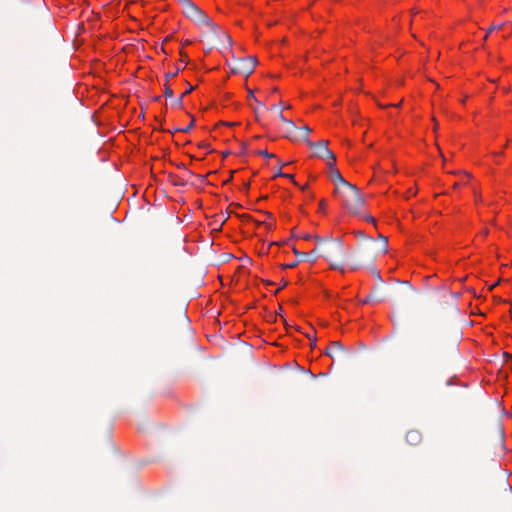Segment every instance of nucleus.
<instances>
[{
	"label": "nucleus",
	"instance_id": "nucleus-1",
	"mask_svg": "<svg viewBox=\"0 0 512 512\" xmlns=\"http://www.w3.org/2000/svg\"><path fill=\"white\" fill-rule=\"evenodd\" d=\"M334 194L340 200L343 208L352 215L360 214L365 206V200L359 189L349 182L335 188Z\"/></svg>",
	"mask_w": 512,
	"mask_h": 512
},
{
	"label": "nucleus",
	"instance_id": "nucleus-2",
	"mask_svg": "<svg viewBox=\"0 0 512 512\" xmlns=\"http://www.w3.org/2000/svg\"><path fill=\"white\" fill-rule=\"evenodd\" d=\"M183 14L194 22L198 28L205 29L209 32L222 31L223 28L218 26L204 11H202L195 3L190 1L182 7Z\"/></svg>",
	"mask_w": 512,
	"mask_h": 512
},
{
	"label": "nucleus",
	"instance_id": "nucleus-3",
	"mask_svg": "<svg viewBox=\"0 0 512 512\" xmlns=\"http://www.w3.org/2000/svg\"><path fill=\"white\" fill-rule=\"evenodd\" d=\"M26 17L31 24H35V28L54 30L49 10L41 0H36L33 4L28 5Z\"/></svg>",
	"mask_w": 512,
	"mask_h": 512
},
{
	"label": "nucleus",
	"instance_id": "nucleus-4",
	"mask_svg": "<svg viewBox=\"0 0 512 512\" xmlns=\"http://www.w3.org/2000/svg\"><path fill=\"white\" fill-rule=\"evenodd\" d=\"M315 239L318 244H321L319 246L321 256L330 262L331 268L339 270L341 273H344L343 266L336 261L341 257L343 252V244L341 239H333L324 244L322 243V240L319 237H315Z\"/></svg>",
	"mask_w": 512,
	"mask_h": 512
},
{
	"label": "nucleus",
	"instance_id": "nucleus-5",
	"mask_svg": "<svg viewBox=\"0 0 512 512\" xmlns=\"http://www.w3.org/2000/svg\"><path fill=\"white\" fill-rule=\"evenodd\" d=\"M378 240L379 243H377L372 237H366L364 254L366 261L369 263H373L378 255L385 254L387 251V237L380 234Z\"/></svg>",
	"mask_w": 512,
	"mask_h": 512
},
{
	"label": "nucleus",
	"instance_id": "nucleus-6",
	"mask_svg": "<svg viewBox=\"0 0 512 512\" xmlns=\"http://www.w3.org/2000/svg\"><path fill=\"white\" fill-rule=\"evenodd\" d=\"M256 63L257 59L255 57L239 58L234 60L231 71L247 78L253 73Z\"/></svg>",
	"mask_w": 512,
	"mask_h": 512
},
{
	"label": "nucleus",
	"instance_id": "nucleus-7",
	"mask_svg": "<svg viewBox=\"0 0 512 512\" xmlns=\"http://www.w3.org/2000/svg\"><path fill=\"white\" fill-rule=\"evenodd\" d=\"M329 141L328 140H320L318 142H309L307 144L311 149H313V156L326 159V160H332L336 161L335 154L329 150L328 148Z\"/></svg>",
	"mask_w": 512,
	"mask_h": 512
},
{
	"label": "nucleus",
	"instance_id": "nucleus-8",
	"mask_svg": "<svg viewBox=\"0 0 512 512\" xmlns=\"http://www.w3.org/2000/svg\"><path fill=\"white\" fill-rule=\"evenodd\" d=\"M294 254L297 256V260L290 263V264H283L281 266L282 269H291L298 265L300 261L303 260H309L311 263H315L319 256H321L320 247L317 246L312 251L305 253V252H299L297 249H293Z\"/></svg>",
	"mask_w": 512,
	"mask_h": 512
},
{
	"label": "nucleus",
	"instance_id": "nucleus-9",
	"mask_svg": "<svg viewBox=\"0 0 512 512\" xmlns=\"http://www.w3.org/2000/svg\"><path fill=\"white\" fill-rule=\"evenodd\" d=\"M208 47L205 49L206 52H210L213 48L219 49H230L231 48V37L229 34H215V38L206 41Z\"/></svg>",
	"mask_w": 512,
	"mask_h": 512
},
{
	"label": "nucleus",
	"instance_id": "nucleus-10",
	"mask_svg": "<svg viewBox=\"0 0 512 512\" xmlns=\"http://www.w3.org/2000/svg\"><path fill=\"white\" fill-rule=\"evenodd\" d=\"M335 161L328 160L327 162V168H328V174L331 179V181L334 183L335 188L342 186V184L347 183L343 176L341 175L340 171L335 167L334 165Z\"/></svg>",
	"mask_w": 512,
	"mask_h": 512
},
{
	"label": "nucleus",
	"instance_id": "nucleus-11",
	"mask_svg": "<svg viewBox=\"0 0 512 512\" xmlns=\"http://www.w3.org/2000/svg\"><path fill=\"white\" fill-rule=\"evenodd\" d=\"M278 118L281 122H283L286 125V131L285 136L290 139L291 141H296V133L298 131L297 126L294 124L293 121L288 120L284 117L283 112L281 109L278 111Z\"/></svg>",
	"mask_w": 512,
	"mask_h": 512
},
{
	"label": "nucleus",
	"instance_id": "nucleus-12",
	"mask_svg": "<svg viewBox=\"0 0 512 512\" xmlns=\"http://www.w3.org/2000/svg\"><path fill=\"white\" fill-rule=\"evenodd\" d=\"M334 351H338L342 354L343 358H349V353L345 350L344 346L339 341H333L330 346L326 349L325 355L334 358Z\"/></svg>",
	"mask_w": 512,
	"mask_h": 512
},
{
	"label": "nucleus",
	"instance_id": "nucleus-13",
	"mask_svg": "<svg viewBox=\"0 0 512 512\" xmlns=\"http://www.w3.org/2000/svg\"><path fill=\"white\" fill-rule=\"evenodd\" d=\"M422 441V434L418 430H410L406 434V442L409 445L416 446Z\"/></svg>",
	"mask_w": 512,
	"mask_h": 512
},
{
	"label": "nucleus",
	"instance_id": "nucleus-14",
	"mask_svg": "<svg viewBox=\"0 0 512 512\" xmlns=\"http://www.w3.org/2000/svg\"><path fill=\"white\" fill-rule=\"evenodd\" d=\"M301 131V134L299 136L296 135V140H303L306 144H309L311 142L309 140V133L311 132V129L308 126H303L299 129Z\"/></svg>",
	"mask_w": 512,
	"mask_h": 512
},
{
	"label": "nucleus",
	"instance_id": "nucleus-15",
	"mask_svg": "<svg viewBox=\"0 0 512 512\" xmlns=\"http://www.w3.org/2000/svg\"><path fill=\"white\" fill-rule=\"evenodd\" d=\"M382 298L376 296V289H373L372 292L362 301L363 304H368L371 302H379Z\"/></svg>",
	"mask_w": 512,
	"mask_h": 512
},
{
	"label": "nucleus",
	"instance_id": "nucleus-16",
	"mask_svg": "<svg viewBox=\"0 0 512 512\" xmlns=\"http://www.w3.org/2000/svg\"><path fill=\"white\" fill-rule=\"evenodd\" d=\"M193 90H194V87H193L192 85H190V84H189L188 91H185L183 94H181V96H180L178 99H176V100L174 101V103H173V104H174L176 107H182V104H183V98H184L187 94H189L190 92H192Z\"/></svg>",
	"mask_w": 512,
	"mask_h": 512
},
{
	"label": "nucleus",
	"instance_id": "nucleus-17",
	"mask_svg": "<svg viewBox=\"0 0 512 512\" xmlns=\"http://www.w3.org/2000/svg\"><path fill=\"white\" fill-rule=\"evenodd\" d=\"M496 27H497V30H500V29H505V30L512 29V22H502V23L496 25Z\"/></svg>",
	"mask_w": 512,
	"mask_h": 512
},
{
	"label": "nucleus",
	"instance_id": "nucleus-18",
	"mask_svg": "<svg viewBox=\"0 0 512 512\" xmlns=\"http://www.w3.org/2000/svg\"><path fill=\"white\" fill-rule=\"evenodd\" d=\"M194 122H195V120L192 119V121L190 122V124L188 126H186L185 128H177V129H175V131L187 133L193 128Z\"/></svg>",
	"mask_w": 512,
	"mask_h": 512
},
{
	"label": "nucleus",
	"instance_id": "nucleus-19",
	"mask_svg": "<svg viewBox=\"0 0 512 512\" xmlns=\"http://www.w3.org/2000/svg\"><path fill=\"white\" fill-rule=\"evenodd\" d=\"M257 153H258V155L263 156L268 159L276 157L275 154L269 153L267 150H259Z\"/></svg>",
	"mask_w": 512,
	"mask_h": 512
},
{
	"label": "nucleus",
	"instance_id": "nucleus-20",
	"mask_svg": "<svg viewBox=\"0 0 512 512\" xmlns=\"http://www.w3.org/2000/svg\"><path fill=\"white\" fill-rule=\"evenodd\" d=\"M164 96L169 98L173 96V90L168 85V82L165 83Z\"/></svg>",
	"mask_w": 512,
	"mask_h": 512
},
{
	"label": "nucleus",
	"instance_id": "nucleus-21",
	"mask_svg": "<svg viewBox=\"0 0 512 512\" xmlns=\"http://www.w3.org/2000/svg\"><path fill=\"white\" fill-rule=\"evenodd\" d=\"M179 73V68L175 70V72H169L165 74L166 82H168L171 78L175 77Z\"/></svg>",
	"mask_w": 512,
	"mask_h": 512
},
{
	"label": "nucleus",
	"instance_id": "nucleus-22",
	"mask_svg": "<svg viewBox=\"0 0 512 512\" xmlns=\"http://www.w3.org/2000/svg\"><path fill=\"white\" fill-rule=\"evenodd\" d=\"M307 338L311 339L312 342H311V347L314 348L316 346V338L315 337H312L311 335L309 334H306Z\"/></svg>",
	"mask_w": 512,
	"mask_h": 512
},
{
	"label": "nucleus",
	"instance_id": "nucleus-23",
	"mask_svg": "<svg viewBox=\"0 0 512 512\" xmlns=\"http://www.w3.org/2000/svg\"><path fill=\"white\" fill-rule=\"evenodd\" d=\"M325 207H326L325 200H321L319 203V211H324Z\"/></svg>",
	"mask_w": 512,
	"mask_h": 512
},
{
	"label": "nucleus",
	"instance_id": "nucleus-24",
	"mask_svg": "<svg viewBox=\"0 0 512 512\" xmlns=\"http://www.w3.org/2000/svg\"><path fill=\"white\" fill-rule=\"evenodd\" d=\"M497 430H498V433L500 435V440H502V438H503V428H502V426L500 424H498Z\"/></svg>",
	"mask_w": 512,
	"mask_h": 512
},
{
	"label": "nucleus",
	"instance_id": "nucleus-25",
	"mask_svg": "<svg viewBox=\"0 0 512 512\" xmlns=\"http://www.w3.org/2000/svg\"><path fill=\"white\" fill-rule=\"evenodd\" d=\"M283 177H286L287 179H291L294 182V184L297 185L296 181L294 180V175L284 173Z\"/></svg>",
	"mask_w": 512,
	"mask_h": 512
},
{
	"label": "nucleus",
	"instance_id": "nucleus-26",
	"mask_svg": "<svg viewBox=\"0 0 512 512\" xmlns=\"http://www.w3.org/2000/svg\"><path fill=\"white\" fill-rule=\"evenodd\" d=\"M494 30H497V27L495 24H492L486 29V32H493Z\"/></svg>",
	"mask_w": 512,
	"mask_h": 512
},
{
	"label": "nucleus",
	"instance_id": "nucleus-27",
	"mask_svg": "<svg viewBox=\"0 0 512 512\" xmlns=\"http://www.w3.org/2000/svg\"><path fill=\"white\" fill-rule=\"evenodd\" d=\"M357 236L362 237V238L366 241V237H367V236L364 234V232H362V231H358V232H357ZM364 245H366V242L364 243ZM364 247H365V246H363V248H364Z\"/></svg>",
	"mask_w": 512,
	"mask_h": 512
},
{
	"label": "nucleus",
	"instance_id": "nucleus-28",
	"mask_svg": "<svg viewBox=\"0 0 512 512\" xmlns=\"http://www.w3.org/2000/svg\"><path fill=\"white\" fill-rule=\"evenodd\" d=\"M374 278H377L379 282H382V278L380 276V272L378 270L374 271Z\"/></svg>",
	"mask_w": 512,
	"mask_h": 512
},
{
	"label": "nucleus",
	"instance_id": "nucleus-29",
	"mask_svg": "<svg viewBox=\"0 0 512 512\" xmlns=\"http://www.w3.org/2000/svg\"><path fill=\"white\" fill-rule=\"evenodd\" d=\"M374 278H377L379 282H382V278L380 276V272L378 270L374 271Z\"/></svg>",
	"mask_w": 512,
	"mask_h": 512
},
{
	"label": "nucleus",
	"instance_id": "nucleus-30",
	"mask_svg": "<svg viewBox=\"0 0 512 512\" xmlns=\"http://www.w3.org/2000/svg\"><path fill=\"white\" fill-rule=\"evenodd\" d=\"M503 357H504L505 361L512 359V355L507 352L503 353Z\"/></svg>",
	"mask_w": 512,
	"mask_h": 512
},
{
	"label": "nucleus",
	"instance_id": "nucleus-31",
	"mask_svg": "<svg viewBox=\"0 0 512 512\" xmlns=\"http://www.w3.org/2000/svg\"><path fill=\"white\" fill-rule=\"evenodd\" d=\"M281 169L282 168H278V170H277V172L275 174V177H279V176L283 177L284 176V173L281 171Z\"/></svg>",
	"mask_w": 512,
	"mask_h": 512
},
{
	"label": "nucleus",
	"instance_id": "nucleus-32",
	"mask_svg": "<svg viewBox=\"0 0 512 512\" xmlns=\"http://www.w3.org/2000/svg\"><path fill=\"white\" fill-rule=\"evenodd\" d=\"M191 0H178V2L181 4L182 7L185 6V4L189 3Z\"/></svg>",
	"mask_w": 512,
	"mask_h": 512
},
{
	"label": "nucleus",
	"instance_id": "nucleus-33",
	"mask_svg": "<svg viewBox=\"0 0 512 512\" xmlns=\"http://www.w3.org/2000/svg\"><path fill=\"white\" fill-rule=\"evenodd\" d=\"M248 99H255V97H254V94H253V91H252V90H249V91H248Z\"/></svg>",
	"mask_w": 512,
	"mask_h": 512
},
{
	"label": "nucleus",
	"instance_id": "nucleus-34",
	"mask_svg": "<svg viewBox=\"0 0 512 512\" xmlns=\"http://www.w3.org/2000/svg\"><path fill=\"white\" fill-rule=\"evenodd\" d=\"M462 184H466V182H462ZM459 186H461V183H460V182H456V183L453 185V188H454V189H457Z\"/></svg>",
	"mask_w": 512,
	"mask_h": 512
},
{
	"label": "nucleus",
	"instance_id": "nucleus-35",
	"mask_svg": "<svg viewBox=\"0 0 512 512\" xmlns=\"http://www.w3.org/2000/svg\"><path fill=\"white\" fill-rule=\"evenodd\" d=\"M358 267H359V263L357 262V263H354V264L352 265L351 269H352V270H356V269H358Z\"/></svg>",
	"mask_w": 512,
	"mask_h": 512
},
{
	"label": "nucleus",
	"instance_id": "nucleus-36",
	"mask_svg": "<svg viewBox=\"0 0 512 512\" xmlns=\"http://www.w3.org/2000/svg\"><path fill=\"white\" fill-rule=\"evenodd\" d=\"M366 220H367L368 222H372V223H374V222H375L374 218H373V217H371V216H368V217L366 218Z\"/></svg>",
	"mask_w": 512,
	"mask_h": 512
},
{
	"label": "nucleus",
	"instance_id": "nucleus-37",
	"mask_svg": "<svg viewBox=\"0 0 512 512\" xmlns=\"http://www.w3.org/2000/svg\"><path fill=\"white\" fill-rule=\"evenodd\" d=\"M312 237H313V236H311V235L307 234V235H304V236H303V239H305V240H309V239H311Z\"/></svg>",
	"mask_w": 512,
	"mask_h": 512
},
{
	"label": "nucleus",
	"instance_id": "nucleus-38",
	"mask_svg": "<svg viewBox=\"0 0 512 512\" xmlns=\"http://www.w3.org/2000/svg\"><path fill=\"white\" fill-rule=\"evenodd\" d=\"M281 285H282V287L287 286V281H285V280H284V281H282V282H281Z\"/></svg>",
	"mask_w": 512,
	"mask_h": 512
},
{
	"label": "nucleus",
	"instance_id": "nucleus-39",
	"mask_svg": "<svg viewBox=\"0 0 512 512\" xmlns=\"http://www.w3.org/2000/svg\"><path fill=\"white\" fill-rule=\"evenodd\" d=\"M160 99H161V97H160V96H156V97L154 98V100H155V101H159Z\"/></svg>",
	"mask_w": 512,
	"mask_h": 512
},
{
	"label": "nucleus",
	"instance_id": "nucleus-40",
	"mask_svg": "<svg viewBox=\"0 0 512 512\" xmlns=\"http://www.w3.org/2000/svg\"><path fill=\"white\" fill-rule=\"evenodd\" d=\"M191 42L190 41H184L183 45H187V44H190Z\"/></svg>",
	"mask_w": 512,
	"mask_h": 512
},
{
	"label": "nucleus",
	"instance_id": "nucleus-41",
	"mask_svg": "<svg viewBox=\"0 0 512 512\" xmlns=\"http://www.w3.org/2000/svg\"><path fill=\"white\" fill-rule=\"evenodd\" d=\"M285 165V163H279V168H282Z\"/></svg>",
	"mask_w": 512,
	"mask_h": 512
},
{
	"label": "nucleus",
	"instance_id": "nucleus-42",
	"mask_svg": "<svg viewBox=\"0 0 512 512\" xmlns=\"http://www.w3.org/2000/svg\"><path fill=\"white\" fill-rule=\"evenodd\" d=\"M200 147H207V145L202 143V144H200Z\"/></svg>",
	"mask_w": 512,
	"mask_h": 512
},
{
	"label": "nucleus",
	"instance_id": "nucleus-43",
	"mask_svg": "<svg viewBox=\"0 0 512 512\" xmlns=\"http://www.w3.org/2000/svg\"><path fill=\"white\" fill-rule=\"evenodd\" d=\"M249 188V183H246L245 184V189H248Z\"/></svg>",
	"mask_w": 512,
	"mask_h": 512
},
{
	"label": "nucleus",
	"instance_id": "nucleus-44",
	"mask_svg": "<svg viewBox=\"0 0 512 512\" xmlns=\"http://www.w3.org/2000/svg\"><path fill=\"white\" fill-rule=\"evenodd\" d=\"M258 104H256V107H259V105L261 106V102H257Z\"/></svg>",
	"mask_w": 512,
	"mask_h": 512
},
{
	"label": "nucleus",
	"instance_id": "nucleus-45",
	"mask_svg": "<svg viewBox=\"0 0 512 512\" xmlns=\"http://www.w3.org/2000/svg\"><path fill=\"white\" fill-rule=\"evenodd\" d=\"M258 104H256V107H259V105L261 106V102H257Z\"/></svg>",
	"mask_w": 512,
	"mask_h": 512
}]
</instances>
